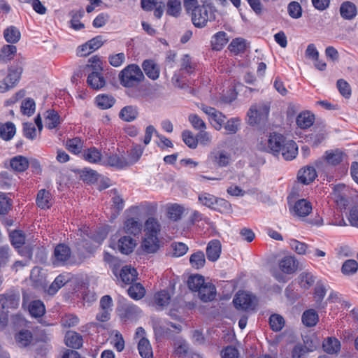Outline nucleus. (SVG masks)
Returning a JSON list of instances; mask_svg holds the SVG:
<instances>
[{"instance_id":"72a5a7b5","label":"nucleus","mask_w":358,"mask_h":358,"mask_svg":"<svg viewBox=\"0 0 358 358\" xmlns=\"http://www.w3.org/2000/svg\"><path fill=\"white\" fill-rule=\"evenodd\" d=\"M324 350L328 354H337L341 350V343L336 338H328L323 342Z\"/></svg>"},{"instance_id":"bf43d9fd","label":"nucleus","mask_w":358,"mask_h":358,"mask_svg":"<svg viewBox=\"0 0 358 358\" xmlns=\"http://www.w3.org/2000/svg\"><path fill=\"white\" fill-rule=\"evenodd\" d=\"M154 298L155 303L161 307L166 306L169 305L171 300L170 294L167 290H162L158 292L155 294Z\"/></svg>"},{"instance_id":"4be33fe9","label":"nucleus","mask_w":358,"mask_h":358,"mask_svg":"<svg viewBox=\"0 0 358 358\" xmlns=\"http://www.w3.org/2000/svg\"><path fill=\"white\" fill-rule=\"evenodd\" d=\"M52 196L49 191L41 189L37 194L36 204L42 209L49 208L52 205Z\"/></svg>"},{"instance_id":"ddd939ff","label":"nucleus","mask_w":358,"mask_h":358,"mask_svg":"<svg viewBox=\"0 0 358 358\" xmlns=\"http://www.w3.org/2000/svg\"><path fill=\"white\" fill-rule=\"evenodd\" d=\"M199 297L203 302L213 301L216 296V288L212 283H204L197 291Z\"/></svg>"},{"instance_id":"5fc2aeb1","label":"nucleus","mask_w":358,"mask_h":358,"mask_svg":"<svg viewBox=\"0 0 358 358\" xmlns=\"http://www.w3.org/2000/svg\"><path fill=\"white\" fill-rule=\"evenodd\" d=\"M67 282V280L63 275H59L48 289L50 295L55 294L58 290Z\"/></svg>"},{"instance_id":"f257e3e1","label":"nucleus","mask_w":358,"mask_h":358,"mask_svg":"<svg viewBox=\"0 0 358 358\" xmlns=\"http://www.w3.org/2000/svg\"><path fill=\"white\" fill-rule=\"evenodd\" d=\"M259 149L276 157L281 155L285 160L293 159L298 153V148L294 141H287L283 135L276 132L271 133L266 142L261 143Z\"/></svg>"},{"instance_id":"f8f14e48","label":"nucleus","mask_w":358,"mask_h":358,"mask_svg":"<svg viewBox=\"0 0 358 358\" xmlns=\"http://www.w3.org/2000/svg\"><path fill=\"white\" fill-rule=\"evenodd\" d=\"M317 177V172L314 166L308 165L299 171L298 180L303 185H308Z\"/></svg>"},{"instance_id":"a18cd8bd","label":"nucleus","mask_w":358,"mask_h":358,"mask_svg":"<svg viewBox=\"0 0 358 358\" xmlns=\"http://www.w3.org/2000/svg\"><path fill=\"white\" fill-rule=\"evenodd\" d=\"M84 10L80 9L79 10H72L70 13L71 19L70 21L71 27L75 30H80L84 28V24L80 22V19L84 15Z\"/></svg>"},{"instance_id":"f3484780","label":"nucleus","mask_w":358,"mask_h":358,"mask_svg":"<svg viewBox=\"0 0 358 358\" xmlns=\"http://www.w3.org/2000/svg\"><path fill=\"white\" fill-rule=\"evenodd\" d=\"M123 228L125 233L136 236L141 231L142 224L138 218L130 217L125 220Z\"/></svg>"},{"instance_id":"a19ab883","label":"nucleus","mask_w":358,"mask_h":358,"mask_svg":"<svg viewBox=\"0 0 358 358\" xmlns=\"http://www.w3.org/2000/svg\"><path fill=\"white\" fill-rule=\"evenodd\" d=\"M17 52V48L13 45H4L0 50V61L7 62L11 60Z\"/></svg>"},{"instance_id":"864d4df0","label":"nucleus","mask_w":358,"mask_h":358,"mask_svg":"<svg viewBox=\"0 0 358 358\" xmlns=\"http://www.w3.org/2000/svg\"><path fill=\"white\" fill-rule=\"evenodd\" d=\"M204 283V278L201 275H190L187 280L188 287L194 292H197Z\"/></svg>"},{"instance_id":"338daca9","label":"nucleus","mask_w":358,"mask_h":358,"mask_svg":"<svg viewBox=\"0 0 358 358\" xmlns=\"http://www.w3.org/2000/svg\"><path fill=\"white\" fill-rule=\"evenodd\" d=\"M171 248L173 249L172 256L175 257H182L188 251L187 245L181 242L173 243Z\"/></svg>"},{"instance_id":"dca6fc26","label":"nucleus","mask_w":358,"mask_h":358,"mask_svg":"<svg viewBox=\"0 0 358 358\" xmlns=\"http://www.w3.org/2000/svg\"><path fill=\"white\" fill-rule=\"evenodd\" d=\"M221 253V243L218 240L210 241L206 248V256L209 261L215 262Z\"/></svg>"},{"instance_id":"393cba45","label":"nucleus","mask_w":358,"mask_h":358,"mask_svg":"<svg viewBox=\"0 0 358 358\" xmlns=\"http://www.w3.org/2000/svg\"><path fill=\"white\" fill-rule=\"evenodd\" d=\"M315 121V116L310 112L301 113L296 117V124L301 129H307L312 126Z\"/></svg>"},{"instance_id":"6e6d98bb","label":"nucleus","mask_w":358,"mask_h":358,"mask_svg":"<svg viewBox=\"0 0 358 358\" xmlns=\"http://www.w3.org/2000/svg\"><path fill=\"white\" fill-rule=\"evenodd\" d=\"M83 157L90 163H97L101 160V154L96 148L92 147L84 151Z\"/></svg>"},{"instance_id":"412c9836","label":"nucleus","mask_w":358,"mask_h":358,"mask_svg":"<svg viewBox=\"0 0 358 358\" xmlns=\"http://www.w3.org/2000/svg\"><path fill=\"white\" fill-rule=\"evenodd\" d=\"M143 69L146 76L155 80L159 76V69L152 60H145L142 64Z\"/></svg>"},{"instance_id":"f03ea898","label":"nucleus","mask_w":358,"mask_h":358,"mask_svg":"<svg viewBox=\"0 0 358 358\" xmlns=\"http://www.w3.org/2000/svg\"><path fill=\"white\" fill-rule=\"evenodd\" d=\"M215 9L213 3L208 0L203 1L192 11V21L193 24L198 28H203L207 25L208 21L215 19Z\"/></svg>"},{"instance_id":"2eb2a0df","label":"nucleus","mask_w":358,"mask_h":358,"mask_svg":"<svg viewBox=\"0 0 358 358\" xmlns=\"http://www.w3.org/2000/svg\"><path fill=\"white\" fill-rule=\"evenodd\" d=\"M340 14L344 20H351L357 14V9L355 4L351 1H344L340 6Z\"/></svg>"},{"instance_id":"58836bf2","label":"nucleus","mask_w":358,"mask_h":358,"mask_svg":"<svg viewBox=\"0 0 358 358\" xmlns=\"http://www.w3.org/2000/svg\"><path fill=\"white\" fill-rule=\"evenodd\" d=\"M144 151V148L141 145H135L132 147L128 153L127 163L128 166L132 165L136 163L142 156Z\"/></svg>"},{"instance_id":"c9c22d12","label":"nucleus","mask_w":358,"mask_h":358,"mask_svg":"<svg viewBox=\"0 0 358 358\" xmlns=\"http://www.w3.org/2000/svg\"><path fill=\"white\" fill-rule=\"evenodd\" d=\"M138 350L143 358H153L152 347L147 338H142L140 339L138 344Z\"/></svg>"},{"instance_id":"9d476101","label":"nucleus","mask_w":358,"mask_h":358,"mask_svg":"<svg viewBox=\"0 0 358 358\" xmlns=\"http://www.w3.org/2000/svg\"><path fill=\"white\" fill-rule=\"evenodd\" d=\"M102 69L98 65L93 66V71L89 74L87 83L93 89L99 90L103 87L106 84V80L99 72Z\"/></svg>"},{"instance_id":"ea45409f","label":"nucleus","mask_w":358,"mask_h":358,"mask_svg":"<svg viewBox=\"0 0 358 358\" xmlns=\"http://www.w3.org/2000/svg\"><path fill=\"white\" fill-rule=\"evenodd\" d=\"M66 148L71 153L78 155L83 150V141L78 137L68 139L66 142Z\"/></svg>"},{"instance_id":"c756f323","label":"nucleus","mask_w":358,"mask_h":358,"mask_svg":"<svg viewBox=\"0 0 358 358\" xmlns=\"http://www.w3.org/2000/svg\"><path fill=\"white\" fill-rule=\"evenodd\" d=\"M158 236L147 235L143 241L142 247L143 250L148 253L155 252L158 248Z\"/></svg>"},{"instance_id":"4d7b16f0","label":"nucleus","mask_w":358,"mask_h":358,"mask_svg":"<svg viewBox=\"0 0 358 358\" xmlns=\"http://www.w3.org/2000/svg\"><path fill=\"white\" fill-rule=\"evenodd\" d=\"M216 198L214 195L203 192L199 195V201L200 203L210 208L213 210H217V207L215 206V203L216 202Z\"/></svg>"},{"instance_id":"09e8293b","label":"nucleus","mask_w":358,"mask_h":358,"mask_svg":"<svg viewBox=\"0 0 358 358\" xmlns=\"http://www.w3.org/2000/svg\"><path fill=\"white\" fill-rule=\"evenodd\" d=\"M108 164L114 167L123 169L128 166L127 159L124 157H120L117 154H113L108 156L107 159Z\"/></svg>"},{"instance_id":"2f4dec72","label":"nucleus","mask_w":358,"mask_h":358,"mask_svg":"<svg viewBox=\"0 0 358 358\" xmlns=\"http://www.w3.org/2000/svg\"><path fill=\"white\" fill-rule=\"evenodd\" d=\"M120 279L125 284H131L137 277V272L135 268L130 266H123L120 271Z\"/></svg>"},{"instance_id":"680f3d73","label":"nucleus","mask_w":358,"mask_h":358,"mask_svg":"<svg viewBox=\"0 0 358 358\" xmlns=\"http://www.w3.org/2000/svg\"><path fill=\"white\" fill-rule=\"evenodd\" d=\"M289 15L293 19H299L302 16V8L297 1H291L287 6Z\"/></svg>"},{"instance_id":"3c124183","label":"nucleus","mask_w":358,"mask_h":358,"mask_svg":"<svg viewBox=\"0 0 358 358\" xmlns=\"http://www.w3.org/2000/svg\"><path fill=\"white\" fill-rule=\"evenodd\" d=\"M246 48V41L242 38H236L231 41L228 49L235 54L245 51Z\"/></svg>"},{"instance_id":"1a4fd4ad","label":"nucleus","mask_w":358,"mask_h":358,"mask_svg":"<svg viewBox=\"0 0 358 358\" xmlns=\"http://www.w3.org/2000/svg\"><path fill=\"white\" fill-rule=\"evenodd\" d=\"M313 207L310 201L305 199L296 201L292 208H289L290 212L294 215L299 217H305L308 216L312 211Z\"/></svg>"},{"instance_id":"9b49d317","label":"nucleus","mask_w":358,"mask_h":358,"mask_svg":"<svg viewBox=\"0 0 358 358\" xmlns=\"http://www.w3.org/2000/svg\"><path fill=\"white\" fill-rule=\"evenodd\" d=\"M201 109L209 117L216 123L215 128L216 130H220L224 124L226 117L221 112L217 110L215 108H212L206 105H202Z\"/></svg>"},{"instance_id":"0e129e2a","label":"nucleus","mask_w":358,"mask_h":358,"mask_svg":"<svg viewBox=\"0 0 358 358\" xmlns=\"http://www.w3.org/2000/svg\"><path fill=\"white\" fill-rule=\"evenodd\" d=\"M337 88L341 94L345 99H349L351 96V87L349 83L344 79H339L336 83Z\"/></svg>"},{"instance_id":"13d9d810","label":"nucleus","mask_w":358,"mask_h":358,"mask_svg":"<svg viewBox=\"0 0 358 358\" xmlns=\"http://www.w3.org/2000/svg\"><path fill=\"white\" fill-rule=\"evenodd\" d=\"M183 142L191 149H195L198 145L197 136H194L189 130H184L182 132Z\"/></svg>"},{"instance_id":"6e6552de","label":"nucleus","mask_w":358,"mask_h":358,"mask_svg":"<svg viewBox=\"0 0 358 358\" xmlns=\"http://www.w3.org/2000/svg\"><path fill=\"white\" fill-rule=\"evenodd\" d=\"M71 250L70 248L64 244H58L54 250L53 264L55 265H63L71 257Z\"/></svg>"},{"instance_id":"6ab92c4d","label":"nucleus","mask_w":358,"mask_h":358,"mask_svg":"<svg viewBox=\"0 0 358 358\" xmlns=\"http://www.w3.org/2000/svg\"><path fill=\"white\" fill-rule=\"evenodd\" d=\"M138 116V108L131 105L123 107L119 113V117L122 120L127 122H133Z\"/></svg>"},{"instance_id":"cd10ccee","label":"nucleus","mask_w":358,"mask_h":358,"mask_svg":"<svg viewBox=\"0 0 358 358\" xmlns=\"http://www.w3.org/2000/svg\"><path fill=\"white\" fill-rule=\"evenodd\" d=\"M136 245L135 241L130 236H123L118 241V249L122 253L129 255Z\"/></svg>"},{"instance_id":"bb28decb","label":"nucleus","mask_w":358,"mask_h":358,"mask_svg":"<svg viewBox=\"0 0 358 358\" xmlns=\"http://www.w3.org/2000/svg\"><path fill=\"white\" fill-rule=\"evenodd\" d=\"M10 166L15 171L23 172L28 169L29 161L25 157L17 155L10 159Z\"/></svg>"},{"instance_id":"f704fd0d","label":"nucleus","mask_w":358,"mask_h":358,"mask_svg":"<svg viewBox=\"0 0 358 358\" xmlns=\"http://www.w3.org/2000/svg\"><path fill=\"white\" fill-rule=\"evenodd\" d=\"M210 157L213 162L220 167L227 166L229 162V155L223 150L213 152Z\"/></svg>"},{"instance_id":"de8ad7c7","label":"nucleus","mask_w":358,"mask_h":358,"mask_svg":"<svg viewBox=\"0 0 358 358\" xmlns=\"http://www.w3.org/2000/svg\"><path fill=\"white\" fill-rule=\"evenodd\" d=\"M194 64L188 55H185L181 59L180 69L179 72L181 73L192 74L195 69Z\"/></svg>"},{"instance_id":"4468645a","label":"nucleus","mask_w":358,"mask_h":358,"mask_svg":"<svg viewBox=\"0 0 358 358\" xmlns=\"http://www.w3.org/2000/svg\"><path fill=\"white\" fill-rule=\"evenodd\" d=\"M279 268L284 273L292 274L295 273L298 268V262L294 257L287 256L280 261Z\"/></svg>"},{"instance_id":"c85d7f7f","label":"nucleus","mask_w":358,"mask_h":358,"mask_svg":"<svg viewBox=\"0 0 358 358\" xmlns=\"http://www.w3.org/2000/svg\"><path fill=\"white\" fill-rule=\"evenodd\" d=\"M60 124V117L58 113L54 110H48L45 112V124L49 129L56 128Z\"/></svg>"},{"instance_id":"052dcab7","label":"nucleus","mask_w":358,"mask_h":358,"mask_svg":"<svg viewBox=\"0 0 358 358\" xmlns=\"http://www.w3.org/2000/svg\"><path fill=\"white\" fill-rule=\"evenodd\" d=\"M184 208L178 204H173L168 208V217L172 220L178 221L181 219Z\"/></svg>"},{"instance_id":"39448f33","label":"nucleus","mask_w":358,"mask_h":358,"mask_svg":"<svg viewBox=\"0 0 358 358\" xmlns=\"http://www.w3.org/2000/svg\"><path fill=\"white\" fill-rule=\"evenodd\" d=\"M255 296L245 292H238L234 300L233 303L238 309L249 310L253 309L255 304Z\"/></svg>"},{"instance_id":"49530a36","label":"nucleus","mask_w":358,"mask_h":358,"mask_svg":"<svg viewBox=\"0 0 358 358\" xmlns=\"http://www.w3.org/2000/svg\"><path fill=\"white\" fill-rule=\"evenodd\" d=\"M96 102L100 108L108 109L114 105L115 100L110 95L100 94L96 96Z\"/></svg>"},{"instance_id":"c03bdc74","label":"nucleus","mask_w":358,"mask_h":358,"mask_svg":"<svg viewBox=\"0 0 358 358\" xmlns=\"http://www.w3.org/2000/svg\"><path fill=\"white\" fill-rule=\"evenodd\" d=\"M127 292L133 299L139 300L145 296V289L141 283H134L129 287Z\"/></svg>"},{"instance_id":"b1692460","label":"nucleus","mask_w":358,"mask_h":358,"mask_svg":"<svg viewBox=\"0 0 358 358\" xmlns=\"http://www.w3.org/2000/svg\"><path fill=\"white\" fill-rule=\"evenodd\" d=\"M324 159L328 164L336 166L343 161V152L339 150H327L324 153Z\"/></svg>"},{"instance_id":"7ed1b4c3","label":"nucleus","mask_w":358,"mask_h":358,"mask_svg":"<svg viewBox=\"0 0 358 358\" xmlns=\"http://www.w3.org/2000/svg\"><path fill=\"white\" fill-rule=\"evenodd\" d=\"M145 78L144 74L140 67L131 64L123 69L119 74L120 84L125 87L137 86Z\"/></svg>"},{"instance_id":"79ce46f5","label":"nucleus","mask_w":358,"mask_h":358,"mask_svg":"<svg viewBox=\"0 0 358 358\" xmlns=\"http://www.w3.org/2000/svg\"><path fill=\"white\" fill-rule=\"evenodd\" d=\"M20 32L17 28L10 26L6 29L3 31L5 40L10 43H15L20 39Z\"/></svg>"},{"instance_id":"e2e57ef3","label":"nucleus","mask_w":358,"mask_h":358,"mask_svg":"<svg viewBox=\"0 0 358 358\" xmlns=\"http://www.w3.org/2000/svg\"><path fill=\"white\" fill-rule=\"evenodd\" d=\"M36 103L33 99L28 98L24 100L21 105V111L24 115L31 116L35 112Z\"/></svg>"},{"instance_id":"a211bd4d","label":"nucleus","mask_w":358,"mask_h":358,"mask_svg":"<svg viewBox=\"0 0 358 358\" xmlns=\"http://www.w3.org/2000/svg\"><path fill=\"white\" fill-rule=\"evenodd\" d=\"M228 41L227 34L223 31H218L211 38L210 44L212 49L217 51L221 50Z\"/></svg>"},{"instance_id":"4c0bfd02","label":"nucleus","mask_w":358,"mask_h":358,"mask_svg":"<svg viewBox=\"0 0 358 358\" xmlns=\"http://www.w3.org/2000/svg\"><path fill=\"white\" fill-rule=\"evenodd\" d=\"M29 311L31 316L34 317H41L45 313V305L40 300L33 301L29 306Z\"/></svg>"},{"instance_id":"69168bd1","label":"nucleus","mask_w":358,"mask_h":358,"mask_svg":"<svg viewBox=\"0 0 358 358\" xmlns=\"http://www.w3.org/2000/svg\"><path fill=\"white\" fill-rule=\"evenodd\" d=\"M188 119L194 129L199 131L206 129V123L198 115L190 114Z\"/></svg>"},{"instance_id":"20e7f679","label":"nucleus","mask_w":358,"mask_h":358,"mask_svg":"<svg viewBox=\"0 0 358 358\" xmlns=\"http://www.w3.org/2000/svg\"><path fill=\"white\" fill-rule=\"evenodd\" d=\"M22 73L21 62H17L8 68V73L6 78L0 81V92L3 93L14 87L20 79Z\"/></svg>"},{"instance_id":"aec40b11","label":"nucleus","mask_w":358,"mask_h":358,"mask_svg":"<svg viewBox=\"0 0 358 358\" xmlns=\"http://www.w3.org/2000/svg\"><path fill=\"white\" fill-rule=\"evenodd\" d=\"M15 340L19 347L24 348L32 342L33 334L29 330L22 329L15 334Z\"/></svg>"},{"instance_id":"423d86ee","label":"nucleus","mask_w":358,"mask_h":358,"mask_svg":"<svg viewBox=\"0 0 358 358\" xmlns=\"http://www.w3.org/2000/svg\"><path fill=\"white\" fill-rule=\"evenodd\" d=\"M332 197L337 206L345 208L349 203V189L343 184H338L334 187Z\"/></svg>"},{"instance_id":"774afa93","label":"nucleus","mask_w":358,"mask_h":358,"mask_svg":"<svg viewBox=\"0 0 358 358\" xmlns=\"http://www.w3.org/2000/svg\"><path fill=\"white\" fill-rule=\"evenodd\" d=\"M358 268V264L357 261L354 259L346 260L342 266V272L345 275H350L355 273Z\"/></svg>"},{"instance_id":"8fccbe9b","label":"nucleus","mask_w":358,"mask_h":358,"mask_svg":"<svg viewBox=\"0 0 358 358\" xmlns=\"http://www.w3.org/2000/svg\"><path fill=\"white\" fill-rule=\"evenodd\" d=\"M189 262L191 266L196 269L203 267L206 262L204 253L201 251L193 253L190 256Z\"/></svg>"},{"instance_id":"a878e982","label":"nucleus","mask_w":358,"mask_h":358,"mask_svg":"<svg viewBox=\"0 0 358 358\" xmlns=\"http://www.w3.org/2000/svg\"><path fill=\"white\" fill-rule=\"evenodd\" d=\"M66 345L73 349H79L83 345V338L76 332L69 331L65 336Z\"/></svg>"},{"instance_id":"473e14b6","label":"nucleus","mask_w":358,"mask_h":358,"mask_svg":"<svg viewBox=\"0 0 358 358\" xmlns=\"http://www.w3.org/2000/svg\"><path fill=\"white\" fill-rule=\"evenodd\" d=\"M301 320L305 326L312 327L317 324L319 317L314 309H308L303 312Z\"/></svg>"},{"instance_id":"37998d69","label":"nucleus","mask_w":358,"mask_h":358,"mask_svg":"<svg viewBox=\"0 0 358 358\" xmlns=\"http://www.w3.org/2000/svg\"><path fill=\"white\" fill-rule=\"evenodd\" d=\"M182 10L180 0H168L166 3V14L177 17Z\"/></svg>"},{"instance_id":"603ef678","label":"nucleus","mask_w":358,"mask_h":358,"mask_svg":"<svg viewBox=\"0 0 358 358\" xmlns=\"http://www.w3.org/2000/svg\"><path fill=\"white\" fill-rule=\"evenodd\" d=\"M283 317L278 314H272L269 317V324L273 331H280L285 326Z\"/></svg>"},{"instance_id":"0eeeda50","label":"nucleus","mask_w":358,"mask_h":358,"mask_svg":"<svg viewBox=\"0 0 358 358\" xmlns=\"http://www.w3.org/2000/svg\"><path fill=\"white\" fill-rule=\"evenodd\" d=\"M20 303V295L13 292L0 294V310L8 312L9 309L17 308Z\"/></svg>"},{"instance_id":"e433bc0d","label":"nucleus","mask_w":358,"mask_h":358,"mask_svg":"<svg viewBox=\"0 0 358 358\" xmlns=\"http://www.w3.org/2000/svg\"><path fill=\"white\" fill-rule=\"evenodd\" d=\"M299 284L305 290L310 289L315 282V277L310 272H303L299 277Z\"/></svg>"},{"instance_id":"7c9ffc66","label":"nucleus","mask_w":358,"mask_h":358,"mask_svg":"<svg viewBox=\"0 0 358 358\" xmlns=\"http://www.w3.org/2000/svg\"><path fill=\"white\" fill-rule=\"evenodd\" d=\"M161 231V225L158 220L155 217H149L145 223V234L158 236Z\"/></svg>"},{"instance_id":"5701e85b","label":"nucleus","mask_w":358,"mask_h":358,"mask_svg":"<svg viewBox=\"0 0 358 358\" xmlns=\"http://www.w3.org/2000/svg\"><path fill=\"white\" fill-rule=\"evenodd\" d=\"M16 132L15 124L11 122L5 124L0 122V138L4 141L11 140Z\"/></svg>"}]
</instances>
